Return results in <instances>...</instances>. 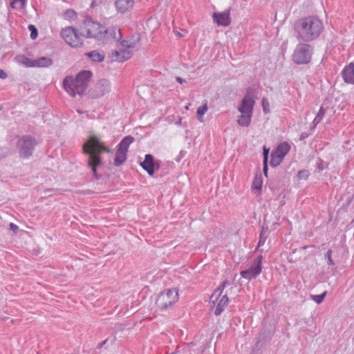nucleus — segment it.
Masks as SVG:
<instances>
[{"instance_id": "nucleus-47", "label": "nucleus", "mask_w": 354, "mask_h": 354, "mask_svg": "<svg viewBox=\"0 0 354 354\" xmlns=\"http://www.w3.org/2000/svg\"><path fill=\"white\" fill-rule=\"evenodd\" d=\"M228 284H229L228 281L225 280V281H223L221 285L222 286V288H225L226 286Z\"/></svg>"}, {"instance_id": "nucleus-32", "label": "nucleus", "mask_w": 354, "mask_h": 354, "mask_svg": "<svg viewBox=\"0 0 354 354\" xmlns=\"http://www.w3.org/2000/svg\"><path fill=\"white\" fill-rule=\"evenodd\" d=\"M207 111V106L206 104H204L203 106H201L198 108L196 113H197V115L198 117V120L201 122L203 121L202 117L206 113Z\"/></svg>"}, {"instance_id": "nucleus-9", "label": "nucleus", "mask_w": 354, "mask_h": 354, "mask_svg": "<svg viewBox=\"0 0 354 354\" xmlns=\"http://www.w3.org/2000/svg\"><path fill=\"white\" fill-rule=\"evenodd\" d=\"M262 259H263V257L261 255L257 256V257H256L253 260L252 265L250 266V267L248 269L242 270L240 272L241 276L243 278H245L249 281L252 279L256 278L261 272Z\"/></svg>"}, {"instance_id": "nucleus-19", "label": "nucleus", "mask_w": 354, "mask_h": 354, "mask_svg": "<svg viewBox=\"0 0 354 354\" xmlns=\"http://www.w3.org/2000/svg\"><path fill=\"white\" fill-rule=\"evenodd\" d=\"M33 62L31 65L35 67H48L53 64L52 59L48 57H41Z\"/></svg>"}, {"instance_id": "nucleus-38", "label": "nucleus", "mask_w": 354, "mask_h": 354, "mask_svg": "<svg viewBox=\"0 0 354 354\" xmlns=\"http://www.w3.org/2000/svg\"><path fill=\"white\" fill-rule=\"evenodd\" d=\"M332 250H328L326 252V254H325V259H326L327 261V263L328 265H330V266H334L335 265V262L333 261V259H332Z\"/></svg>"}, {"instance_id": "nucleus-24", "label": "nucleus", "mask_w": 354, "mask_h": 354, "mask_svg": "<svg viewBox=\"0 0 354 354\" xmlns=\"http://www.w3.org/2000/svg\"><path fill=\"white\" fill-rule=\"evenodd\" d=\"M270 149L266 148L265 146L263 148V172L265 175V176H268V155H269Z\"/></svg>"}, {"instance_id": "nucleus-13", "label": "nucleus", "mask_w": 354, "mask_h": 354, "mask_svg": "<svg viewBox=\"0 0 354 354\" xmlns=\"http://www.w3.org/2000/svg\"><path fill=\"white\" fill-rule=\"evenodd\" d=\"M213 19L214 21L216 23L218 26H229L231 22L230 10L222 12H214L213 14Z\"/></svg>"}, {"instance_id": "nucleus-2", "label": "nucleus", "mask_w": 354, "mask_h": 354, "mask_svg": "<svg viewBox=\"0 0 354 354\" xmlns=\"http://www.w3.org/2000/svg\"><path fill=\"white\" fill-rule=\"evenodd\" d=\"M83 153L88 156V165L97 176V167L102 162L100 154L103 151L110 152V149L104 146L97 136H91L82 146Z\"/></svg>"}, {"instance_id": "nucleus-25", "label": "nucleus", "mask_w": 354, "mask_h": 354, "mask_svg": "<svg viewBox=\"0 0 354 354\" xmlns=\"http://www.w3.org/2000/svg\"><path fill=\"white\" fill-rule=\"evenodd\" d=\"M85 56L90 57L93 62H101L104 59V55L97 50L86 53Z\"/></svg>"}, {"instance_id": "nucleus-51", "label": "nucleus", "mask_w": 354, "mask_h": 354, "mask_svg": "<svg viewBox=\"0 0 354 354\" xmlns=\"http://www.w3.org/2000/svg\"><path fill=\"white\" fill-rule=\"evenodd\" d=\"M139 40H140V37H138V38H137V41H138Z\"/></svg>"}, {"instance_id": "nucleus-37", "label": "nucleus", "mask_w": 354, "mask_h": 354, "mask_svg": "<svg viewBox=\"0 0 354 354\" xmlns=\"http://www.w3.org/2000/svg\"><path fill=\"white\" fill-rule=\"evenodd\" d=\"M121 46L122 47L127 48H133L136 47V42L129 41L127 40H122L121 41Z\"/></svg>"}, {"instance_id": "nucleus-4", "label": "nucleus", "mask_w": 354, "mask_h": 354, "mask_svg": "<svg viewBox=\"0 0 354 354\" xmlns=\"http://www.w3.org/2000/svg\"><path fill=\"white\" fill-rule=\"evenodd\" d=\"M104 26L99 22L94 21L90 17H86L80 26V34L86 38L97 40L104 39Z\"/></svg>"}, {"instance_id": "nucleus-40", "label": "nucleus", "mask_w": 354, "mask_h": 354, "mask_svg": "<svg viewBox=\"0 0 354 354\" xmlns=\"http://www.w3.org/2000/svg\"><path fill=\"white\" fill-rule=\"evenodd\" d=\"M261 104H262L263 111L266 113H268L270 111V110L268 109V107H269L268 100L266 98L263 97L262 99Z\"/></svg>"}, {"instance_id": "nucleus-8", "label": "nucleus", "mask_w": 354, "mask_h": 354, "mask_svg": "<svg viewBox=\"0 0 354 354\" xmlns=\"http://www.w3.org/2000/svg\"><path fill=\"white\" fill-rule=\"evenodd\" d=\"M60 34L66 43L71 47L77 48L83 45L82 40L77 33V30L72 26L63 28Z\"/></svg>"}, {"instance_id": "nucleus-12", "label": "nucleus", "mask_w": 354, "mask_h": 354, "mask_svg": "<svg viewBox=\"0 0 354 354\" xmlns=\"http://www.w3.org/2000/svg\"><path fill=\"white\" fill-rule=\"evenodd\" d=\"M118 13L125 14L133 7V0H115L114 3Z\"/></svg>"}, {"instance_id": "nucleus-35", "label": "nucleus", "mask_w": 354, "mask_h": 354, "mask_svg": "<svg viewBox=\"0 0 354 354\" xmlns=\"http://www.w3.org/2000/svg\"><path fill=\"white\" fill-rule=\"evenodd\" d=\"M28 28L30 31V38L32 39H35L38 36V31L37 28L32 24H30Z\"/></svg>"}, {"instance_id": "nucleus-46", "label": "nucleus", "mask_w": 354, "mask_h": 354, "mask_svg": "<svg viewBox=\"0 0 354 354\" xmlns=\"http://www.w3.org/2000/svg\"><path fill=\"white\" fill-rule=\"evenodd\" d=\"M176 80L180 84H183L186 82V80L185 79H183L182 77H176Z\"/></svg>"}, {"instance_id": "nucleus-36", "label": "nucleus", "mask_w": 354, "mask_h": 354, "mask_svg": "<svg viewBox=\"0 0 354 354\" xmlns=\"http://www.w3.org/2000/svg\"><path fill=\"white\" fill-rule=\"evenodd\" d=\"M76 15V12L72 9H68L65 11L64 16L66 19H72Z\"/></svg>"}, {"instance_id": "nucleus-6", "label": "nucleus", "mask_w": 354, "mask_h": 354, "mask_svg": "<svg viewBox=\"0 0 354 354\" xmlns=\"http://www.w3.org/2000/svg\"><path fill=\"white\" fill-rule=\"evenodd\" d=\"M178 299V292L175 289H169L158 295L156 303L160 310H164L175 304Z\"/></svg>"}, {"instance_id": "nucleus-10", "label": "nucleus", "mask_w": 354, "mask_h": 354, "mask_svg": "<svg viewBox=\"0 0 354 354\" xmlns=\"http://www.w3.org/2000/svg\"><path fill=\"white\" fill-rule=\"evenodd\" d=\"M110 91V82L106 79H102L100 80L90 91V95L93 98H98L109 93Z\"/></svg>"}, {"instance_id": "nucleus-42", "label": "nucleus", "mask_w": 354, "mask_h": 354, "mask_svg": "<svg viewBox=\"0 0 354 354\" xmlns=\"http://www.w3.org/2000/svg\"><path fill=\"white\" fill-rule=\"evenodd\" d=\"M186 154V151H183V150H181L179 153V154L178 155V156L175 158L176 161L179 162L181 159L185 157Z\"/></svg>"}, {"instance_id": "nucleus-50", "label": "nucleus", "mask_w": 354, "mask_h": 354, "mask_svg": "<svg viewBox=\"0 0 354 354\" xmlns=\"http://www.w3.org/2000/svg\"><path fill=\"white\" fill-rule=\"evenodd\" d=\"M306 136H304V134L301 135V138H305Z\"/></svg>"}, {"instance_id": "nucleus-15", "label": "nucleus", "mask_w": 354, "mask_h": 354, "mask_svg": "<svg viewBox=\"0 0 354 354\" xmlns=\"http://www.w3.org/2000/svg\"><path fill=\"white\" fill-rule=\"evenodd\" d=\"M140 166L145 169L149 176L154 174L156 164L153 156L151 154H146L144 161L140 162Z\"/></svg>"}, {"instance_id": "nucleus-30", "label": "nucleus", "mask_w": 354, "mask_h": 354, "mask_svg": "<svg viewBox=\"0 0 354 354\" xmlns=\"http://www.w3.org/2000/svg\"><path fill=\"white\" fill-rule=\"evenodd\" d=\"M271 159L270 164L272 167H275L278 166L282 161L283 158H281L279 155L275 153L274 151L271 153Z\"/></svg>"}, {"instance_id": "nucleus-33", "label": "nucleus", "mask_w": 354, "mask_h": 354, "mask_svg": "<svg viewBox=\"0 0 354 354\" xmlns=\"http://www.w3.org/2000/svg\"><path fill=\"white\" fill-rule=\"evenodd\" d=\"M10 155V150L6 147H0V160Z\"/></svg>"}, {"instance_id": "nucleus-18", "label": "nucleus", "mask_w": 354, "mask_h": 354, "mask_svg": "<svg viewBox=\"0 0 354 354\" xmlns=\"http://www.w3.org/2000/svg\"><path fill=\"white\" fill-rule=\"evenodd\" d=\"M229 302V299L227 295H223L221 299L216 303V308L214 310L215 315L218 316L221 314V313L224 310L225 308L227 306Z\"/></svg>"}, {"instance_id": "nucleus-23", "label": "nucleus", "mask_w": 354, "mask_h": 354, "mask_svg": "<svg viewBox=\"0 0 354 354\" xmlns=\"http://www.w3.org/2000/svg\"><path fill=\"white\" fill-rule=\"evenodd\" d=\"M252 114L241 113V115L238 119V124L241 127H248L251 122Z\"/></svg>"}, {"instance_id": "nucleus-11", "label": "nucleus", "mask_w": 354, "mask_h": 354, "mask_svg": "<svg viewBox=\"0 0 354 354\" xmlns=\"http://www.w3.org/2000/svg\"><path fill=\"white\" fill-rule=\"evenodd\" d=\"M254 105V100L248 93H246L243 98L241 104L239 106L238 110L241 113L252 114Z\"/></svg>"}, {"instance_id": "nucleus-7", "label": "nucleus", "mask_w": 354, "mask_h": 354, "mask_svg": "<svg viewBox=\"0 0 354 354\" xmlns=\"http://www.w3.org/2000/svg\"><path fill=\"white\" fill-rule=\"evenodd\" d=\"M36 144V140L30 136H24L19 138L17 143L19 156L22 158L31 156Z\"/></svg>"}, {"instance_id": "nucleus-43", "label": "nucleus", "mask_w": 354, "mask_h": 354, "mask_svg": "<svg viewBox=\"0 0 354 354\" xmlns=\"http://www.w3.org/2000/svg\"><path fill=\"white\" fill-rule=\"evenodd\" d=\"M18 229H19V227H18V226L17 225H15V224H14L12 223H10V230H12L15 233H17Z\"/></svg>"}, {"instance_id": "nucleus-44", "label": "nucleus", "mask_w": 354, "mask_h": 354, "mask_svg": "<svg viewBox=\"0 0 354 354\" xmlns=\"http://www.w3.org/2000/svg\"><path fill=\"white\" fill-rule=\"evenodd\" d=\"M7 76H8L7 73L4 71H3V70L0 71V78L1 79H5L7 77Z\"/></svg>"}, {"instance_id": "nucleus-21", "label": "nucleus", "mask_w": 354, "mask_h": 354, "mask_svg": "<svg viewBox=\"0 0 354 354\" xmlns=\"http://www.w3.org/2000/svg\"><path fill=\"white\" fill-rule=\"evenodd\" d=\"M134 141V138L131 136H125L118 144V148L124 151H128L129 145Z\"/></svg>"}, {"instance_id": "nucleus-20", "label": "nucleus", "mask_w": 354, "mask_h": 354, "mask_svg": "<svg viewBox=\"0 0 354 354\" xmlns=\"http://www.w3.org/2000/svg\"><path fill=\"white\" fill-rule=\"evenodd\" d=\"M127 151H123L122 149L118 148L115 157L114 159L115 166H120L122 165L127 160Z\"/></svg>"}, {"instance_id": "nucleus-16", "label": "nucleus", "mask_w": 354, "mask_h": 354, "mask_svg": "<svg viewBox=\"0 0 354 354\" xmlns=\"http://www.w3.org/2000/svg\"><path fill=\"white\" fill-rule=\"evenodd\" d=\"M103 35L106 39L120 40L122 38L120 30L115 26L108 28L104 26Z\"/></svg>"}, {"instance_id": "nucleus-26", "label": "nucleus", "mask_w": 354, "mask_h": 354, "mask_svg": "<svg viewBox=\"0 0 354 354\" xmlns=\"http://www.w3.org/2000/svg\"><path fill=\"white\" fill-rule=\"evenodd\" d=\"M262 179L261 176H256L252 182V189L254 194L259 195L261 192Z\"/></svg>"}, {"instance_id": "nucleus-22", "label": "nucleus", "mask_w": 354, "mask_h": 354, "mask_svg": "<svg viewBox=\"0 0 354 354\" xmlns=\"http://www.w3.org/2000/svg\"><path fill=\"white\" fill-rule=\"evenodd\" d=\"M290 145L287 142L281 143L275 151H273L275 153L279 155L281 158H283L284 156L290 151Z\"/></svg>"}, {"instance_id": "nucleus-14", "label": "nucleus", "mask_w": 354, "mask_h": 354, "mask_svg": "<svg viewBox=\"0 0 354 354\" xmlns=\"http://www.w3.org/2000/svg\"><path fill=\"white\" fill-rule=\"evenodd\" d=\"M110 56L113 61L122 62L130 59L132 56V53L127 49L113 50L110 53Z\"/></svg>"}, {"instance_id": "nucleus-31", "label": "nucleus", "mask_w": 354, "mask_h": 354, "mask_svg": "<svg viewBox=\"0 0 354 354\" xmlns=\"http://www.w3.org/2000/svg\"><path fill=\"white\" fill-rule=\"evenodd\" d=\"M26 0H12L10 6L12 8H23L25 6Z\"/></svg>"}, {"instance_id": "nucleus-17", "label": "nucleus", "mask_w": 354, "mask_h": 354, "mask_svg": "<svg viewBox=\"0 0 354 354\" xmlns=\"http://www.w3.org/2000/svg\"><path fill=\"white\" fill-rule=\"evenodd\" d=\"M342 76L346 83L354 84V64L353 63L343 70Z\"/></svg>"}, {"instance_id": "nucleus-3", "label": "nucleus", "mask_w": 354, "mask_h": 354, "mask_svg": "<svg viewBox=\"0 0 354 354\" xmlns=\"http://www.w3.org/2000/svg\"><path fill=\"white\" fill-rule=\"evenodd\" d=\"M91 77L90 71H82L75 78L66 76L63 81V86L71 96L75 97L76 94L81 95L86 90Z\"/></svg>"}, {"instance_id": "nucleus-28", "label": "nucleus", "mask_w": 354, "mask_h": 354, "mask_svg": "<svg viewBox=\"0 0 354 354\" xmlns=\"http://www.w3.org/2000/svg\"><path fill=\"white\" fill-rule=\"evenodd\" d=\"M225 288H222V286L220 285L212 294L210 297V302L215 306L216 303L218 301L220 296L221 295Z\"/></svg>"}, {"instance_id": "nucleus-41", "label": "nucleus", "mask_w": 354, "mask_h": 354, "mask_svg": "<svg viewBox=\"0 0 354 354\" xmlns=\"http://www.w3.org/2000/svg\"><path fill=\"white\" fill-rule=\"evenodd\" d=\"M23 59H24V63L25 64V65L28 67H34L33 66L30 65L32 64L34 62L35 59H29L28 57H23Z\"/></svg>"}, {"instance_id": "nucleus-1", "label": "nucleus", "mask_w": 354, "mask_h": 354, "mask_svg": "<svg viewBox=\"0 0 354 354\" xmlns=\"http://www.w3.org/2000/svg\"><path fill=\"white\" fill-rule=\"evenodd\" d=\"M294 30L298 39L310 42L319 37L324 30V24L317 17L309 16L296 21Z\"/></svg>"}, {"instance_id": "nucleus-27", "label": "nucleus", "mask_w": 354, "mask_h": 354, "mask_svg": "<svg viewBox=\"0 0 354 354\" xmlns=\"http://www.w3.org/2000/svg\"><path fill=\"white\" fill-rule=\"evenodd\" d=\"M225 288H222V286L220 285L212 294L210 297V302L215 306L216 303L218 301L220 296L221 295Z\"/></svg>"}, {"instance_id": "nucleus-48", "label": "nucleus", "mask_w": 354, "mask_h": 354, "mask_svg": "<svg viewBox=\"0 0 354 354\" xmlns=\"http://www.w3.org/2000/svg\"><path fill=\"white\" fill-rule=\"evenodd\" d=\"M262 242H265V240H262V234H261V237L258 243V246H260Z\"/></svg>"}, {"instance_id": "nucleus-49", "label": "nucleus", "mask_w": 354, "mask_h": 354, "mask_svg": "<svg viewBox=\"0 0 354 354\" xmlns=\"http://www.w3.org/2000/svg\"><path fill=\"white\" fill-rule=\"evenodd\" d=\"M262 242H265V240H262V234H261V237L258 243V246H260Z\"/></svg>"}, {"instance_id": "nucleus-39", "label": "nucleus", "mask_w": 354, "mask_h": 354, "mask_svg": "<svg viewBox=\"0 0 354 354\" xmlns=\"http://www.w3.org/2000/svg\"><path fill=\"white\" fill-rule=\"evenodd\" d=\"M309 176V172L308 170H300L297 173V178L299 179H306Z\"/></svg>"}, {"instance_id": "nucleus-45", "label": "nucleus", "mask_w": 354, "mask_h": 354, "mask_svg": "<svg viewBox=\"0 0 354 354\" xmlns=\"http://www.w3.org/2000/svg\"><path fill=\"white\" fill-rule=\"evenodd\" d=\"M107 341H108V339H106L105 340H104L103 342L100 343L97 345V348H99V349L101 348L107 342Z\"/></svg>"}, {"instance_id": "nucleus-5", "label": "nucleus", "mask_w": 354, "mask_h": 354, "mask_svg": "<svg viewBox=\"0 0 354 354\" xmlns=\"http://www.w3.org/2000/svg\"><path fill=\"white\" fill-rule=\"evenodd\" d=\"M313 51V47L307 42L299 43L292 54V61L298 65L307 64L311 61Z\"/></svg>"}, {"instance_id": "nucleus-34", "label": "nucleus", "mask_w": 354, "mask_h": 354, "mask_svg": "<svg viewBox=\"0 0 354 354\" xmlns=\"http://www.w3.org/2000/svg\"><path fill=\"white\" fill-rule=\"evenodd\" d=\"M326 291L324 292L322 294L320 295H311V297L314 301H315L317 304H321L324 297H326Z\"/></svg>"}, {"instance_id": "nucleus-29", "label": "nucleus", "mask_w": 354, "mask_h": 354, "mask_svg": "<svg viewBox=\"0 0 354 354\" xmlns=\"http://www.w3.org/2000/svg\"><path fill=\"white\" fill-rule=\"evenodd\" d=\"M325 113H326V110L322 106L320 107V109H319V112L316 115V116H315V119H314V120L313 122V128H315L322 121V120L323 119L324 116L325 115Z\"/></svg>"}]
</instances>
